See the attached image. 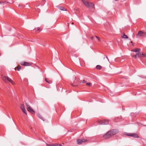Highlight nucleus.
<instances>
[{
	"instance_id": "nucleus-1",
	"label": "nucleus",
	"mask_w": 146,
	"mask_h": 146,
	"mask_svg": "<svg viewBox=\"0 0 146 146\" xmlns=\"http://www.w3.org/2000/svg\"><path fill=\"white\" fill-rule=\"evenodd\" d=\"M118 132V130L116 129H113L108 131L103 136L104 138L106 139L110 138L112 135H114Z\"/></svg>"
},
{
	"instance_id": "nucleus-2",
	"label": "nucleus",
	"mask_w": 146,
	"mask_h": 146,
	"mask_svg": "<svg viewBox=\"0 0 146 146\" xmlns=\"http://www.w3.org/2000/svg\"><path fill=\"white\" fill-rule=\"evenodd\" d=\"M82 1L87 7L89 8H94V5L93 3H89L88 1L85 0H82Z\"/></svg>"
},
{
	"instance_id": "nucleus-3",
	"label": "nucleus",
	"mask_w": 146,
	"mask_h": 146,
	"mask_svg": "<svg viewBox=\"0 0 146 146\" xmlns=\"http://www.w3.org/2000/svg\"><path fill=\"white\" fill-rule=\"evenodd\" d=\"M1 76L2 79L5 82H6V80L7 79V80L12 84L14 85L15 84V82L13 81V80L9 77L3 76V75H2Z\"/></svg>"
},
{
	"instance_id": "nucleus-4",
	"label": "nucleus",
	"mask_w": 146,
	"mask_h": 146,
	"mask_svg": "<svg viewBox=\"0 0 146 146\" xmlns=\"http://www.w3.org/2000/svg\"><path fill=\"white\" fill-rule=\"evenodd\" d=\"M133 57L136 59L137 58L146 57V54L140 52L133 56Z\"/></svg>"
},
{
	"instance_id": "nucleus-5",
	"label": "nucleus",
	"mask_w": 146,
	"mask_h": 146,
	"mask_svg": "<svg viewBox=\"0 0 146 146\" xmlns=\"http://www.w3.org/2000/svg\"><path fill=\"white\" fill-rule=\"evenodd\" d=\"M137 35L138 37H145L146 36V33L141 31L138 32Z\"/></svg>"
},
{
	"instance_id": "nucleus-6",
	"label": "nucleus",
	"mask_w": 146,
	"mask_h": 146,
	"mask_svg": "<svg viewBox=\"0 0 146 146\" xmlns=\"http://www.w3.org/2000/svg\"><path fill=\"white\" fill-rule=\"evenodd\" d=\"M25 105L27 107L28 111L33 114H34L35 112L32 108L27 103H25Z\"/></svg>"
},
{
	"instance_id": "nucleus-7",
	"label": "nucleus",
	"mask_w": 146,
	"mask_h": 146,
	"mask_svg": "<svg viewBox=\"0 0 146 146\" xmlns=\"http://www.w3.org/2000/svg\"><path fill=\"white\" fill-rule=\"evenodd\" d=\"M98 122L102 125H107L109 123V120L106 119H104L102 121H99Z\"/></svg>"
},
{
	"instance_id": "nucleus-8",
	"label": "nucleus",
	"mask_w": 146,
	"mask_h": 146,
	"mask_svg": "<svg viewBox=\"0 0 146 146\" xmlns=\"http://www.w3.org/2000/svg\"><path fill=\"white\" fill-rule=\"evenodd\" d=\"M20 108L22 111L26 115L27 114V111L26 110L25 107L23 104H21L20 106Z\"/></svg>"
},
{
	"instance_id": "nucleus-9",
	"label": "nucleus",
	"mask_w": 146,
	"mask_h": 146,
	"mask_svg": "<svg viewBox=\"0 0 146 146\" xmlns=\"http://www.w3.org/2000/svg\"><path fill=\"white\" fill-rule=\"evenodd\" d=\"M88 140L86 139H78L77 140V143L78 144H80L82 143H84L87 141Z\"/></svg>"
},
{
	"instance_id": "nucleus-10",
	"label": "nucleus",
	"mask_w": 146,
	"mask_h": 146,
	"mask_svg": "<svg viewBox=\"0 0 146 146\" xmlns=\"http://www.w3.org/2000/svg\"><path fill=\"white\" fill-rule=\"evenodd\" d=\"M126 135L128 136H130L131 137L134 138H139V137L138 135L136 133H129V134H127Z\"/></svg>"
},
{
	"instance_id": "nucleus-11",
	"label": "nucleus",
	"mask_w": 146,
	"mask_h": 146,
	"mask_svg": "<svg viewBox=\"0 0 146 146\" xmlns=\"http://www.w3.org/2000/svg\"><path fill=\"white\" fill-rule=\"evenodd\" d=\"M105 57L104 58V59L102 60V62L104 63H106L107 62H109V60L106 56H105Z\"/></svg>"
},
{
	"instance_id": "nucleus-12",
	"label": "nucleus",
	"mask_w": 146,
	"mask_h": 146,
	"mask_svg": "<svg viewBox=\"0 0 146 146\" xmlns=\"http://www.w3.org/2000/svg\"><path fill=\"white\" fill-rule=\"evenodd\" d=\"M46 146H62V145L59 143L53 144L51 145L46 144Z\"/></svg>"
},
{
	"instance_id": "nucleus-13",
	"label": "nucleus",
	"mask_w": 146,
	"mask_h": 146,
	"mask_svg": "<svg viewBox=\"0 0 146 146\" xmlns=\"http://www.w3.org/2000/svg\"><path fill=\"white\" fill-rule=\"evenodd\" d=\"M141 49L140 48H136L131 50V51L134 52H140Z\"/></svg>"
},
{
	"instance_id": "nucleus-14",
	"label": "nucleus",
	"mask_w": 146,
	"mask_h": 146,
	"mask_svg": "<svg viewBox=\"0 0 146 146\" xmlns=\"http://www.w3.org/2000/svg\"><path fill=\"white\" fill-rule=\"evenodd\" d=\"M21 64L25 66H29L31 65L29 63L26 62H23V64L21 63Z\"/></svg>"
},
{
	"instance_id": "nucleus-15",
	"label": "nucleus",
	"mask_w": 146,
	"mask_h": 146,
	"mask_svg": "<svg viewBox=\"0 0 146 146\" xmlns=\"http://www.w3.org/2000/svg\"><path fill=\"white\" fill-rule=\"evenodd\" d=\"M58 9L60 10L63 11H67V10L65 8L62 7H58Z\"/></svg>"
},
{
	"instance_id": "nucleus-16",
	"label": "nucleus",
	"mask_w": 146,
	"mask_h": 146,
	"mask_svg": "<svg viewBox=\"0 0 146 146\" xmlns=\"http://www.w3.org/2000/svg\"><path fill=\"white\" fill-rule=\"evenodd\" d=\"M96 68L98 70H100L102 68V66L100 65H97L96 67Z\"/></svg>"
},
{
	"instance_id": "nucleus-17",
	"label": "nucleus",
	"mask_w": 146,
	"mask_h": 146,
	"mask_svg": "<svg viewBox=\"0 0 146 146\" xmlns=\"http://www.w3.org/2000/svg\"><path fill=\"white\" fill-rule=\"evenodd\" d=\"M86 82L85 80L83 81V83H86V85L88 86H91V83L90 82Z\"/></svg>"
},
{
	"instance_id": "nucleus-18",
	"label": "nucleus",
	"mask_w": 146,
	"mask_h": 146,
	"mask_svg": "<svg viewBox=\"0 0 146 146\" xmlns=\"http://www.w3.org/2000/svg\"><path fill=\"white\" fill-rule=\"evenodd\" d=\"M121 37L123 38H128L127 35L125 34H123L121 36Z\"/></svg>"
},
{
	"instance_id": "nucleus-19",
	"label": "nucleus",
	"mask_w": 146,
	"mask_h": 146,
	"mask_svg": "<svg viewBox=\"0 0 146 146\" xmlns=\"http://www.w3.org/2000/svg\"><path fill=\"white\" fill-rule=\"evenodd\" d=\"M17 70L18 71H19L21 69V67L20 66H18L17 67Z\"/></svg>"
},
{
	"instance_id": "nucleus-20",
	"label": "nucleus",
	"mask_w": 146,
	"mask_h": 146,
	"mask_svg": "<svg viewBox=\"0 0 146 146\" xmlns=\"http://www.w3.org/2000/svg\"><path fill=\"white\" fill-rule=\"evenodd\" d=\"M95 37L98 39V41H100V38L99 37H98L96 36Z\"/></svg>"
},
{
	"instance_id": "nucleus-21",
	"label": "nucleus",
	"mask_w": 146,
	"mask_h": 146,
	"mask_svg": "<svg viewBox=\"0 0 146 146\" xmlns=\"http://www.w3.org/2000/svg\"><path fill=\"white\" fill-rule=\"evenodd\" d=\"M36 30L37 31H40V29L38 27L36 28Z\"/></svg>"
},
{
	"instance_id": "nucleus-22",
	"label": "nucleus",
	"mask_w": 146,
	"mask_h": 146,
	"mask_svg": "<svg viewBox=\"0 0 146 146\" xmlns=\"http://www.w3.org/2000/svg\"><path fill=\"white\" fill-rule=\"evenodd\" d=\"M45 80L47 82V83H49V82H48V81L47 80H46V78H45Z\"/></svg>"
},
{
	"instance_id": "nucleus-23",
	"label": "nucleus",
	"mask_w": 146,
	"mask_h": 146,
	"mask_svg": "<svg viewBox=\"0 0 146 146\" xmlns=\"http://www.w3.org/2000/svg\"><path fill=\"white\" fill-rule=\"evenodd\" d=\"M144 127H146V125H145V126H144Z\"/></svg>"
},
{
	"instance_id": "nucleus-24",
	"label": "nucleus",
	"mask_w": 146,
	"mask_h": 146,
	"mask_svg": "<svg viewBox=\"0 0 146 146\" xmlns=\"http://www.w3.org/2000/svg\"><path fill=\"white\" fill-rule=\"evenodd\" d=\"M73 23H72V24H73Z\"/></svg>"
}]
</instances>
